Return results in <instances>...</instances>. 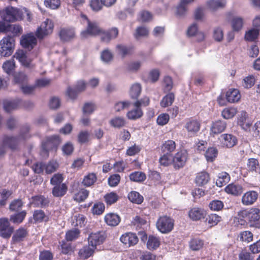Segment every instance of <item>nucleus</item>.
I'll list each match as a JSON object with an SVG mask.
<instances>
[{"label": "nucleus", "instance_id": "obj_48", "mask_svg": "<svg viewBox=\"0 0 260 260\" xmlns=\"http://www.w3.org/2000/svg\"><path fill=\"white\" fill-rule=\"evenodd\" d=\"M129 179L134 182H142L146 179V174L142 172L135 171L130 174Z\"/></svg>", "mask_w": 260, "mask_h": 260}, {"label": "nucleus", "instance_id": "obj_26", "mask_svg": "<svg viewBox=\"0 0 260 260\" xmlns=\"http://www.w3.org/2000/svg\"><path fill=\"white\" fill-rule=\"evenodd\" d=\"M226 99L231 103L238 102L241 99V94L237 89L231 88L226 92Z\"/></svg>", "mask_w": 260, "mask_h": 260}, {"label": "nucleus", "instance_id": "obj_18", "mask_svg": "<svg viewBox=\"0 0 260 260\" xmlns=\"http://www.w3.org/2000/svg\"><path fill=\"white\" fill-rule=\"evenodd\" d=\"M49 203L50 201L48 198L43 195H37L31 198L29 203L34 207L43 208L48 206Z\"/></svg>", "mask_w": 260, "mask_h": 260}, {"label": "nucleus", "instance_id": "obj_59", "mask_svg": "<svg viewBox=\"0 0 260 260\" xmlns=\"http://www.w3.org/2000/svg\"><path fill=\"white\" fill-rule=\"evenodd\" d=\"M258 35L259 30L253 28L246 32L245 35V39L250 42L254 41L257 38Z\"/></svg>", "mask_w": 260, "mask_h": 260}, {"label": "nucleus", "instance_id": "obj_29", "mask_svg": "<svg viewBox=\"0 0 260 260\" xmlns=\"http://www.w3.org/2000/svg\"><path fill=\"white\" fill-rule=\"evenodd\" d=\"M28 235L27 230L22 227L17 229L12 237V240L14 243H19L24 241Z\"/></svg>", "mask_w": 260, "mask_h": 260}, {"label": "nucleus", "instance_id": "obj_33", "mask_svg": "<svg viewBox=\"0 0 260 260\" xmlns=\"http://www.w3.org/2000/svg\"><path fill=\"white\" fill-rule=\"evenodd\" d=\"M118 54L122 58L125 57L127 55H131L134 51L133 46H126L121 44H118L116 47Z\"/></svg>", "mask_w": 260, "mask_h": 260}, {"label": "nucleus", "instance_id": "obj_44", "mask_svg": "<svg viewBox=\"0 0 260 260\" xmlns=\"http://www.w3.org/2000/svg\"><path fill=\"white\" fill-rule=\"evenodd\" d=\"M226 2L224 0H210L207 3L208 8L212 11H215L218 8L225 7Z\"/></svg>", "mask_w": 260, "mask_h": 260}, {"label": "nucleus", "instance_id": "obj_27", "mask_svg": "<svg viewBox=\"0 0 260 260\" xmlns=\"http://www.w3.org/2000/svg\"><path fill=\"white\" fill-rule=\"evenodd\" d=\"M234 223L237 227L241 226V228H245L249 224L243 209L238 212L237 216L234 218Z\"/></svg>", "mask_w": 260, "mask_h": 260}, {"label": "nucleus", "instance_id": "obj_21", "mask_svg": "<svg viewBox=\"0 0 260 260\" xmlns=\"http://www.w3.org/2000/svg\"><path fill=\"white\" fill-rule=\"evenodd\" d=\"M226 122L218 120L213 122L210 128L211 133L214 135H218L224 132L226 127Z\"/></svg>", "mask_w": 260, "mask_h": 260}, {"label": "nucleus", "instance_id": "obj_61", "mask_svg": "<svg viewBox=\"0 0 260 260\" xmlns=\"http://www.w3.org/2000/svg\"><path fill=\"white\" fill-rule=\"evenodd\" d=\"M209 207L212 211H218L223 209L224 204L221 201L215 200L210 202Z\"/></svg>", "mask_w": 260, "mask_h": 260}, {"label": "nucleus", "instance_id": "obj_43", "mask_svg": "<svg viewBox=\"0 0 260 260\" xmlns=\"http://www.w3.org/2000/svg\"><path fill=\"white\" fill-rule=\"evenodd\" d=\"M89 191L85 188L80 189L78 192L74 196L73 199L79 203L84 202L88 197Z\"/></svg>", "mask_w": 260, "mask_h": 260}, {"label": "nucleus", "instance_id": "obj_55", "mask_svg": "<svg viewBox=\"0 0 260 260\" xmlns=\"http://www.w3.org/2000/svg\"><path fill=\"white\" fill-rule=\"evenodd\" d=\"M105 209V206L103 203L99 202L94 204L91 211L93 214L100 215L102 214Z\"/></svg>", "mask_w": 260, "mask_h": 260}, {"label": "nucleus", "instance_id": "obj_42", "mask_svg": "<svg viewBox=\"0 0 260 260\" xmlns=\"http://www.w3.org/2000/svg\"><path fill=\"white\" fill-rule=\"evenodd\" d=\"M129 200L135 204H141L144 200L143 197L138 192L136 191H132L127 196Z\"/></svg>", "mask_w": 260, "mask_h": 260}, {"label": "nucleus", "instance_id": "obj_24", "mask_svg": "<svg viewBox=\"0 0 260 260\" xmlns=\"http://www.w3.org/2000/svg\"><path fill=\"white\" fill-rule=\"evenodd\" d=\"M104 221L109 226H116L120 223L121 218L117 214L108 213L105 215Z\"/></svg>", "mask_w": 260, "mask_h": 260}, {"label": "nucleus", "instance_id": "obj_17", "mask_svg": "<svg viewBox=\"0 0 260 260\" xmlns=\"http://www.w3.org/2000/svg\"><path fill=\"white\" fill-rule=\"evenodd\" d=\"M258 197V193L255 190L246 191L242 197V204L246 206H251L256 202Z\"/></svg>", "mask_w": 260, "mask_h": 260}, {"label": "nucleus", "instance_id": "obj_15", "mask_svg": "<svg viewBox=\"0 0 260 260\" xmlns=\"http://www.w3.org/2000/svg\"><path fill=\"white\" fill-rule=\"evenodd\" d=\"M18 144V139L15 137L5 136L3 140V146L0 147V155L6 152L5 146H8L12 150L16 149Z\"/></svg>", "mask_w": 260, "mask_h": 260}, {"label": "nucleus", "instance_id": "obj_39", "mask_svg": "<svg viewBox=\"0 0 260 260\" xmlns=\"http://www.w3.org/2000/svg\"><path fill=\"white\" fill-rule=\"evenodd\" d=\"M204 244V241L198 238H192L189 242V247L193 251L200 250L203 248Z\"/></svg>", "mask_w": 260, "mask_h": 260}, {"label": "nucleus", "instance_id": "obj_2", "mask_svg": "<svg viewBox=\"0 0 260 260\" xmlns=\"http://www.w3.org/2000/svg\"><path fill=\"white\" fill-rule=\"evenodd\" d=\"M188 159L187 151L185 149H180L172 156L168 164H163L161 166L167 167L172 165L175 170H179L186 165Z\"/></svg>", "mask_w": 260, "mask_h": 260}, {"label": "nucleus", "instance_id": "obj_7", "mask_svg": "<svg viewBox=\"0 0 260 260\" xmlns=\"http://www.w3.org/2000/svg\"><path fill=\"white\" fill-rule=\"evenodd\" d=\"M157 229L162 234H168L174 229V220L170 216H160L156 222Z\"/></svg>", "mask_w": 260, "mask_h": 260}, {"label": "nucleus", "instance_id": "obj_36", "mask_svg": "<svg viewBox=\"0 0 260 260\" xmlns=\"http://www.w3.org/2000/svg\"><path fill=\"white\" fill-rule=\"evenodd\" d=\"M109 124L113 127L120 128L126 125V121L123 117L115 116L110 120Z\"/></svg>", "mask_w": 260, "mask_h": 260}, {"label": "nucleus", "instance_id": "obj_14", "mask_svg": "<svg viewBox=\"0 0 260 260\" xmlns=\"http://www.w3.org/2000/svg\"><path fill=\"white\" fill-rule=\"evenodd\" d=\"M20 44L24 48L31 50L37 45V38L32 33L23 35L20 40Z\"/></svg>", "mask_w": 260, "mask_h": 260}, {"label": "nucleus", "instance_id": "obj_57", "mask_svg": "<svg viewBox=\"0 0 260 260\" xmlns=\"http://www.w3.org/2000/svg\"><path fill=\"white\" fill-rule=\"evenodd\" d=\"M90 134L87 131H80L77 137L79 143L82 144L87 143L89 141Z\"/></svg>", "mask_w": 260, "mask_h": 260}, {"label": "nucleus", "instance_id": "obj_13", "mask_svg": "<svg viewBox=\"0 0 260 260\" xmlns=\"http://www.w3.org/2000/svg\"><path fill=\"white\" fill-rule=\"evenodd\" d=\"M14 228L10 225L8 219L7 218H0V236L4 238H9Z\"/></svg>", "mask_w": 260, "mask_h": 260}, {"label": "nucleus", "instance_id": "obj_8", "mask_svg": "<svg viewBox=\"0 0 260 260\" xmlns=\"http://www.w3.org/2000/svg\"><path fill=\"white\" fill-rule=\"evenodd\" d=\"M82 16L87 20V26L86 29L81 32V37L82 38H86L88 36H100L101 37L103 29L100 27L99 24L95 21H90L85 15H82Z\"/></svg>", "mask_w": 260, "mask_h": 260}, {"label": "nucleus", "instance_id": "obj_56", "mask_svg": "<svg viewBox=\"0 0 260 260\" xmlns=\"http://www.w3.org/2000/svg\"><path fill=\"white\" fill-rule=\"evenodd\" d=\"M23 206L21 199H14L9 205V210L12 212H18Z\"/></svg>", "mask_w": 260, "mask_h": 260}, {"label": "nucleus", "instance_id": "obj_52", "mask_svg": "<svg viewBox=\"0 0 260 260\" xmlns=\"http://www.w3.org/2000/svg\"><path fill=\"white\" fill-rule=\"evenodd\" d=\"M259 163L257 159L250 158L248 159L247 163V170L250 172L255 171L258 173Z\"/></svg>", "mask_w": 260, "mask_h": 260}, {"label": "nucleus", "instance_id": "obj_53", "mask_svg": "<svg viewBox=\"0 0 260 260\" xmlns=\"http://www.w3.org/2000/svg\"><path fill=\"white\" fill-rule=\"evenodd\" d=\"M80 234V230L77 228L69 230L66 234V239L67 241H74L78 238Z\"/></svg>", "mask_w": 260, "mask_h": 260}, {"label": "nucleus", "instance_id": "obj_5", "mask_svg": "<svg viewBox=\"0 0 260 260\" xmlns=\"http://www.w3.org/2000/svg\"><path fill=\"white\" fill-rule=\"evenodd\" d=\"M15 40L12 36L7 35L0 41V55L8 57L12 55L15 47Z\"/></svg>", "mask_w": 260, "mask_h": 260}, {"label": "nucleus", "instance_id": "obj_58", "mask_svg": "<svg viewBox=\"0 0 260 260\" xmlns=\"http://www.w3.org/2000/svg\"><path fill=\"white\" fill-rule=\"evenodd\" d=\"M239 237L240 241L249 243L253 240V235L249 231H244L240 233Z\"/></svg>", "mask_w": 260, "mask_h": 260}, {"label": "nucleus", "instance_id": "obj_34", "mask_svg": "<svg viewBox=\"0 0 260 260\" xmlns=\"http://www.w3.org/2000/svg\"><path fill=\"white\" fill-rule=\"evenodd\" d=\"M160 244L159 238L153 235H149L147 242V247L149 250H154L156 249Z\"/></svg>", "mask_w": 260, "mask_h": 260}, {"label": "nucleus", "instance_id": "obj_47", "mask_svg": "<svg viewBox=\"0 0 260 260\" xmlns=\"http://www.w3.org/2000/svg\"><path fill=\"white\" fill-rule=\"evenodd\" d=\"M23 31L22 27L18 24H7V32H11L13 38L20 36Z\"/></svg>", "mask_w": 260, "mask_h": 260}, {"label": "nucleus", "instance_id": "obj_3", "mask_svg": "<svg viewBox=\"0 0 260 260\" xmlns=\"http://www.w3.org/2000/svg\"><path fill=\"white\" fill-rule=\"evenodd\" d=\"M61 140L58 135H52L46 138L41 145V154L48 157L50 151H56Z\"/></svg>", "mask_w": 260, "mask_h": 260}, {"label": "nucleus", "instance_id": "obj_10", "mask_svg": "<svg viewBox=\"0 0 260 260\" xmlns=\"http://www.w3.org/2000/svg\"><path fill=\"white\" fill-rule=\"evenodd\" d=\"M54 28V23L52 20L46 19L37 29L35 35L37 38L42 40L51 34Z\"/></svg>", "mask_w": 260, "mask_h": 260}, {"label": "nucleus", "instance_id": "obj_4", "mask_svg": "<svg viewBox=\"0 0 260 260\" xmlns=\"http://www.w3.org/2000/svg\"><path fill=\"white\" fill-rule=\"evenodd\" d=\"M250 227L260 229V209L252 207L243 209Z\"/></svg>", "mask_w": 260, "mask_h": 260}, {"label": "nucleus", "instance_id": "obj_45", "mask_svg": "<svg viewBox=\"0 0 260 260\" xmlns=\"http://www.w3.org/2000/svg\"><path fill=\"white\" fill-rule=\"evenodd\" d=\"M218 150L215 147H209L205 153V156L208 162H213L217 157Z\"/></svg>", "mask_w": 260, "mask_h": 260}, {"label": "nucleus", "instance_id": "obj_50", "mask_svg": "<svg viewBox=\"0 0 260 260\" xmlns=\"http://www.w3.org/2000/svg\"><path fill=\"white\" fill-rule=\"evenodd\" d=\"M141 86L139 83L133 84L129 91V95L132 99L137 100L141 92Z\"/></svg>", "mask_w": 260, "mask_h": 260}, {"label": "nucleus", "instance_id": "obj_54", "mask_svg": "<svg viewBox=\"0 0 260 260\" xmlns=\"http://www.w3.org/2000/svg\"><path fill=\"white\" fill-rule=\"evenodd\" d=\"M101 59L103 61L109 63L113 59V53L109 49H105L101 53Z\"/></svg>", "mask_w": 260, "mask_h": 260}, {"label": "nucleus", "instance_id": "obj_28", "mask_svg": "<svg viewBox=\"0 0 260 260\" xmlns=\"http://www.w3.org/2000/svg\"><path fill=\"white\" fill-rule=\"evenodd\" d=\"M134 108L129 110L126 114L128 119L131 120H136L141 118L143 116V111L141 108L139 107H134Z\"/></svg>", "mask_w": 260, "mask_h": 260}, {"label": "nucleus", "instance_id": "obj_63", "mask_svg": "<svg viewBox=\"0 0 260 260\" xmlns=\"http://www.w3.org/2000/svg\"><path fill=\"white\" fill-rule=\"evenodd\" d=\"M15 67L14 59H11L5 61L3 64V69L8 74H10L14 70Z\"/></svg>", "mask_w": 260, "mask_h": 260}, {"label": "nucleus", "instance_id": "obj_64", "mask_svg": "<svg viewBox=\"0 0 260 260\" xmlns=\"http://www.w3.org/2000/svg\"><path fill=\"white\" fill-rule=\"evenodd\" d=\"M149 35L148 28L144 26H139L136 29L134 37L138 39L141 37H147Z\"/></svg>", "mask_w": 260, "mask_h": 260}, {"label": "nucleus", "instance_id": "obj_23", "mask_svg": "<svg viewBox=\"0 0 260 260\" xmlns=\"http://www.w3.org/2000/svg\"><path fill=\"white\" fill-rule=\"evenodd\" d=\"M59 36L62 41H70L75 37V29L72 27L62 28L59 31Z\"/></svg>", "mask_w": 260, "mask_h": 260}, {"label": "nucleus", "instance_id": "obj_9", "mask_svg": "<svg viewBox=\"0 0 260 260\" xmlns=\"http://www.w3.org/2000/svg\"><path fill=\"white\" fill-rule=\"evenodd\" d=\"M107 238V233L106 231H100L96 232L91 233L88 237L89 246L96 248L98 246L104 243Z\"/></svg>", "mask_w": 260, "mask_h": 260}, {"label": "nucleus", "instance_id": "obj_20", "mask_svg": "<svg viewBox=\"0 0 260 260\" xmlns=\"http://www.w3.org/2000/svg\"><path fill=\"white\" fill-rule=\"evenodd\" d=\"M224 191L229 194L238 197L243 192V187L238 183H231L224 188Z\"/></svg>", "mask_w": 260, "mask_h": 260}, {"label": "nucleus", "instance_id": "obj_62", "mask_svg": "<svg viewBox=\"0 0 260 260\" xmlns=\"http://www.w3.org/2000/svg\"><path fill=\"white\" fill-rule=\"evenodd\" d=\"M255 79L253 75H249L244 78L242 81V86L247 89L250 88L255 84Z\"/></svg>", "mask_w": 260, "mask_h": 260}, {"label": "nucleus", "instance_id": "obj_19", "mask_svg": "<svg viewBox=\"0 0 260 260\" xmlns=\"http://www.w3.org/2000/svg\"><path fill=\"white\" fill-rule=\"evenodd\" d=\"M188 215L192 221H199L205 218L206 212L201 208L194 207L189 210Z\"/></svg>", "mask_w": 260, "mask_h": 260}, {"label": "nucleus", "instance_id": "obj_11", "mask_svg": "<svg viewBox=\"0 0 260 260\" xmlns=\"http://www.w3.org/2000/svg\"><path fill=\"white\" fill-rule=\"evenodd\" d=\"M119 35V29L115 26L111 27L108 29H103L100 37V41L107 44L112 40L116 39Z\"/></svg>", "mask_w": 260, "mask_h": 260}, {"label": "nucleus", "instance_id": "obj_51", "mask_svg": "<svg viewBox=\"0 0 260 260\" xmlns=\"http://www.w3.org/2000/svg\"><path fill=\"white\" fill-rule=\"evenodd\" d=\"M221 220V217L216 214H210L206 218V222L211 228L217 225Z\"/></svg>", "mask_w": 260, "mask_h": 260}, {"label": "nucleus", "instance_id": "obj_46", "mask_svg": "<svg viewBox=\"0 0 260 260\" xmlns=\"http://www.w3.org/2000/svg\"><path fill=\"white\" fill-rule=\"evenodd\" d=\"M237 112V109L236 108H225L221 112V116L224 119H231L236 115Z\"/></svg>", "mask_w": 260, "mask_h": 260}, {"label": "nucleus", "instance_id": "obj_22", "mask_svg": "<svg viewBox=\"0 0 260 260\" xmlns=\"http://www.w3.org/2000/svg\"><path fill=\"white\" fill-rule=\"evenodd\" d=\"M220 137L222 144L228 148L234 147L238 142L237 138L232 134H222L220 136Z\"/></svg>", "mask_w": 260, "mask_h": 260}, {"label": "nucleus", "instance_id": "obj_40", "mask_svg": "<svg viewBox=\"0 0 260 260\" xmlns=\"http://www.w3.org/2000/svg\"><path fill=\"white\" fill-rule=\"evenodd\" d=\"M175 100V95L173 92H169L164 96L160 102V105L162 108L171 106Z\"/></svg>", "mask_w": 260, "mask_h": 260}, {"label": "nucleus", "instance_id": "obj_6", "mask_svg": "<svg viewBox=\"0 0 260 260\" xmlns=\"http://www.w3.org/2000/svg\"><path fill=\"white\" fill-rule=\"evenodd\" d=\"M3 19L7 22H13L23 19L22 12L13 7H6L1 13Z\"/></svg>", "mask_w": 260, "mask_h": 260}, {"label": "nucleus", "instance_id": "obj_1", "mask_svg": "<svg viewBox=\"0 0 260 260\" xmlns=\"http://www.w3.org/2000/svg\"><path fill=\"white\" fill-rule=\"evenodd\" d=\"M176 149V144L172 140L165 141L160 146L162 154L159 158L158 162L160 166L168 164Z\"/></svg>", "mask_w": 260, "mask_h": 260}, {"label": "nucleus", "instance_id": "obj_37", "mask_svg": "<svg viewBox=\"0 0 260 260\" xmlns=\"http://www.w3.org/2000/svg\"><path fill=\"white\" fill-rule=\"evenodd\" d=\"M27 214L25 210L13 214L10 216V221L15 224H20L23 222Z\"/></svg>", "mask_w": 260, "mask_h": 260}, {"label": "nucleus", "instance_id": "obj_32", "mask_svg": "<svg viewBox=\"0 0 260 260\" xmlns=\"http://www.w3.org/2000/svg\"><path fill=\"white\" fill-rule=\"evenodd\" d=\"M68 186L66 183L61 185H55L52 190V193L54 197H62L67 192Z\"/></svg>", "mask_w": 260, "mask_h": 260}, {"label": "nucleus", "instance_id": "obj_35", "mask_svg": "<svg viewBox=\"0 0 260 260\" xmlns=\"http://www.w3.org/2000/svg\"><path fill=\"white\" fill-rule=\"evenodd\" d=\"M90 246H85L79 250V256L81 258L86 259L92 256L95 249Z\"/></svg>", "mask_w": 260, "mask_h": 260}, {"label": "nucleus", "instance_id": "obj_49", "mask_svg": "<svg viewBox=\"0 0 260 260\" xmlns=\"http://www.w3.org/2000/svg\"><path fill=\"white\" fill-rule=\"evenodd\" d=\"M104 201L107 206H111L117 202L119 199L118 194L114 192L106 193L104 197Z\"/></svg>", "mask_w": 260, "mask_h": 260}, {"label": "nucleus", "instance_id": "obj_16", "mask_svg": "<svg viewBox=\"0 0 260 260\" xmlns=\"http://www.w3.org/2000/svg\"><path fill=\"white\" fill-rule=\"evenodd\" d=\"M201 126V123L199 120L191 118L186 120L184 127L189 134L194 136L200 131Z\"/></svg>", "mask_w": 260, "mask_h": 260}, {"label": "nucleus", "instance_id": "obj_12", "mask_svg": "<svg viewBox=\"0 0 260 260\" xmlns=\"http://www.w3.org/2000/svg\"><path fill=\"white\" fill-rule=\"evenodd\" d=\"M120 241L126 247H130L138 243L139 238L136 233L126 232L120 236Z\"/></svg>", "mask_w": 260, "mask_h": 260}, {"label": "nucleus", "instance_id": "obj_38", "mask_svg": "<svg viewBox=\"0 0 260 260\" xmlns=\"http://www.w3.org/2000/svg\"><path fill=\"white\" fill-rule=\"evenodd\" d=\"M97 180L96 174L89 173L84 176L82 183L85 187H90L93 185Z\"/></svg>", "mask_w": 260, "mask_h": 260}, {"label": "nucleus", "instance_id": "obj_30", "mask_svg": "<svg viewBox=\"0 0 260 260\" xmlns=\"http://www.w3.org/2000/svg\"><path fill=\"white\" fill-rule=\"evenodd\" d=\"M22 104V102L18 99L10 101H5L4 108L7 112H10L12 110L19 108Z\"/></svg>", "mask_w": 260, "mask_h": 260}, {"label": "nucleus", "instance_id": "obj_25", "mask_svg": "<svg viewBox=\"0 0 260 260\" xmlns=\"http://www.w3.org/2000/svg\"><path fill=\"white\" fill-rule=\"evenodd\" d=\"M210 180V175L206 171H201L197 173L195 182L196 184L200 186H203L207 184Z\"/></svg>", "mask_w": 260, "mask_h": 260}, {"label": "nucleus", "instance_id": "obj_31", "mask_svg": "<svg viewBox=\"0 0 260 260\" xmlns=\"http://www.w3.org/2000/svg\"><path fill=\"white\" fill-rule=\"evenodd\" d=\"M14 57L16 58L25 67H29L31 64L32 60L28 58L25 53L22 50L17 51Z\"/></svg>", "mask_w": 260, "mask_h": 260}, {"label": "nucleus", "instance_id": "obj_60", "mask_svg": "<svg viewBox=\"0 0 260 260\" xmlns=\"http://www.w3.org/2000/svg\"><path fill=\"white\" fill-rule=\"evenodd\" d=\"M58 164L54 160H50L47 164H45V170L46 174H51L57 170Z\"/></svg>", "mask_w": 260, "mask_h": 260}, {"label": "nucleus", "instance_id": "obj_41", "mask_svg": "<svg viewBox=\"0 0 260 260\" xmlns=\"http://www.w3.org/2000/svg\"><path fill=\"white\" fill-rule=\"evenodd\" d=\"M230 180V175L225 172L219 173L218 178L216 180V185L219 187H222L225 185Z\"/></svg>", "mask_w": 260, "mask_h": 260}]
</instances>
